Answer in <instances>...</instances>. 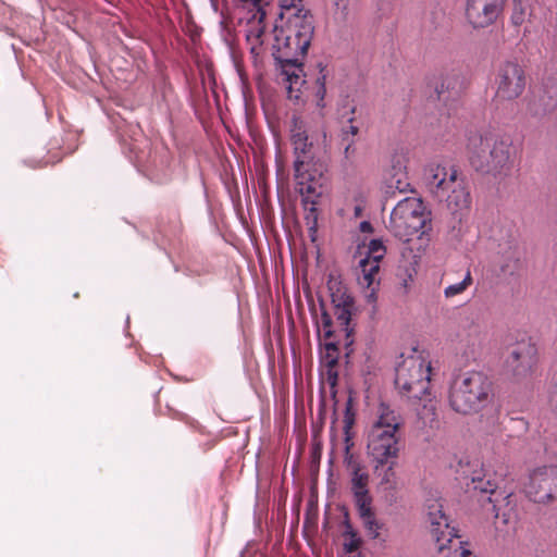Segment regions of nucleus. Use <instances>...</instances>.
Listing matches in <instances>:
<instances>
[{"label": "nucleus", "mask_w": 557, "mask_h": 557, "mask_svg": "<svg viewBox=\"0 0 557 557\" xmlns=\"http://www.w3.org/2000/svg\"><path fill=\"white\" fill-rule=\"evenodd\" d=\"M506 0H466V18L473 28H485L503 13Z\"/></svg>", "instance_id": "nucleus-15"}, {"label": "nucleus", "mask_w": 557, "mask_h": 557, "mask_svg": "<svg viewBox=\"0 0 557 557\" xmlns=\"http://www.w3.org/2000/svg\"><path fill=\"white\" fill-rule=\"evenodd\" d=\"M522 267V251L518 247H509L503 255L500 271L504 275H515Z\"/></svg>", "instance_id": "nucleus-23"}, {"label": "nucleus", "mask_w": 557, "mask_h": 557, "mask_svg": "<svg viewBox=\"0 0 557 557\" xmlns=\"http://www.w3.org/2000/svg\"><path fill=\"white\" fill-rule=\"evenodd\" d=\"M492 381L478 371L463 373L450 386L449 405L458 413L469 414L485 408L492 399Z\"/></svg>", "instance_id": "nucleus-3"}, {"label": "nucleus", "mask_w": 557, "mask_h": 557, "mask_svg": "<svg viewBox=\"0 0 557 557\" xmlns=\"http://www.w3.org/2000/svg\"><path fill=\"white\" fill-rule=\"evenodd\" d=\"M212 4L215 7V0H211Z\"/></svg>", "instance_id": "nucleus-46"}, {"label": "nucleus", "mask_w": 557, "mask_h": 557, "mask_svg": "<svg viewBox=\"0 0 557 557\" xmlns=\"http://www.w3.org/2000/svg\"><path fill=\"white\" fill-rule=\"evenodd\" d=\"M355 111L356 108L352 106L341 113V117L348 123L347 126L342 128V140H354V137L359 133L358 126L352 124Z\"/></svg>", "instance_id": "nucleus-27"}, {"label": "nucleus", "mask_w": 557, "mask_h": 557, "mask_svg": "<svg viewBox=\"0 0 557 557\" xmlns=\"http://www.w3.org/2000/svg\"><path fill=\"white\" fill-rule=\"evenodd\" d=\"M395 368V386L409 400H421L430 389V362L413 348Z\"/></svg>", "instance_id": "nucleus-5"}, {"label": "nucleus", "mask_w": 557, "mask_h": 557, "mask_svg": "<svg viewBox=\"0 0 557 557\" xmlns=\"http://www.w3.org/2000/svg\"><path fill=\"white\" fill-rule=\"evenodd\" d=\"M537 362V348L531 337L523 335L506 350L505 366L517 380L529 376Z\"/></svg>", "instance_id": "nucleus-8"}, {"label": "nucleus", "mask_w": 557, "mask_h": 557, "mask_svg": "<svg viewBox=\"0 0 557 557\" xmlns=\"http://www.w3.org/2000/svg\"><path fill=\"white\" fill-rule=\"evenodd\" d=\"M355 506L358 511V515L360 519L368 517L370 515H373V508H372V497L371 495H361V496H355L354 497Z\"/></svg>", "instance_id": "nucleus-28"}, {"label": "nucleus", "mask_w": 557, "mask_h": 557, "mask_svg": "<svg viewBox=\"0 0 557 557\" xmlns=\"http://www.w3.org/2000/svg\"><path fill=\"white\" fill-rule=\"evenodd\" d=\"M304 60H298L297 62H284L278 63V67L281 69L282 75H284V79L287 83L286 89L288 92L289 98H296L298 99L299 96L294 92L299 91L300 87L305 84L304 79Z\"/></svg>", "instance_id": "nucleus-19"}, {"label": "nucleus", "mask_w": 557, "mask_h": 557, "mask_svg": "<svg viewBox=\"0 0 557 557\" xmlns=\"http://www.w3.org/2000/svg\"><path fill=\"white\" fill-rule=\"evenodd\" d=\"M290 141L294 150V172H301L304 169L325 166L319 158V148L309 140L301 122L294 120L290 129Z\"/></svg>", "instance_id": "nucleus-12"}, {"label": "nucleus", "mask_w": 557, "mask_h": 557, "mask_svg": "<svg viewBox=\"0 0 557 557\" xmlns=\"http://www.w3.org/2000/svg\"><path fill=\"white\" fill-rule=\"evenodd\" d=\"M468 337H469L468 342L471 345H475L476 343L481 342V338H482V327L480 326V324H478V323H475L473 321L470 323Z\"/></svg>", "instance_id": "nucleus-39"}, {"label": "nucleus", "mask_w": 557, "mask_h": 557, "mask_svg": "<svg viewBox=\"0 0 557 557\" xmlns=\"http://www.w3.org/2000/svg\"><path fill=\"white\" fill-rule=\"evenodd\" d=\"M359 269L361 272V275L358 277L360 284H364L367 287H370L375 282L376 274L380 270V263L375 260H370L369 258H362L359 261Z\"/></svg>", "instance_id": "nucleus-24"}, {"label": "nucleus", "mask_w": 557, "mask_h": 557, "mask_svg": "<svg viewBox=\"0 0 557 557\" xmlns=\"http://www.w3.org/2000/svg\"><path fill=\"white\" fill-rule=\"evenodd\" d=\"M496 96L502 100H515L522 95L527 85L523 67L516 61L500 62L495 71Z\"/></svg>", "instance_id": "nucleus-10"}, {"label": "nucleus", "mask_w": 557, "mask_h": 557, "mask_svg": "<svg viewBox=\"0 0 557 557\" xmlns=\"http://www.w3.org/2000/svg\"><path fill=\"white\" fill-rule=\"evenodd\" d=\"M272 55L276 62L284 63L304 60L314 34V24L308 20L283 22L274 27Z\"/></svg>", "instance_id": "nucleus-4"}, {"label": "nucleus", "mask_w": 557, "mask_h": 557, "mask_svg": "<svg viewBox=\"0 0 557 557\" xmlns=\"http://www.w3.org/2000/svg\"><path fill=\"white\" fill-rule=\"evenodd\" d=\"M351 492L354 497L361 495H369V474L363 468L350 472Z\"/></svg>", "instance_id": "nucleus-26"}, {"label": "nucleus", "mask_w": 557, "mask_h": 557, "mask_svg": "<svg viewBox=\"0 0 557 557\" xmlns=\"http://www.w3.org/2000/svg\"><path fill=\"white\" fill-rule=\"evenodd\" d=\"M466 151L471 166L482 174L503 178L513 165L512 140L490 131H474L467 135Z\"/></svg>", "instance_id": "nucleus-1"}, {"label": "nucleus", "mask_w": 557, "mask_h": 557, "mask_svg": "<svg viewBox=\"0 0 557 557\" xmlns=\"http://www.w3.org/2000/svg\"><path fill=\"white\" fill-rule=\"evenodd\" d=\"M428 516L437 550L443 552L449 547L454 539L459 537L458 530L449 525L448 517L443 512L441 504L430 505Z\"/></svg>", "instance_id": "nucleus-17"}, {"label": "nucleus", "mask_w": 557, "mask_h": 557, "mask_svg": "<svg viewBox=\"0 0 557 557\" xmlns=\"http://www.w3.org/2000/svg\"><path fill=\"white\" fill-rule=\"evenodd\" d=\"M373 463L374 474L380 479V485L385 486L386 490L394 491L396 488V472L397 459H391L387 462Z\"/></svg>", "instance_id": "nucleus-22"}, {"label": "nucleus", "mask_w": 557, "mask_h": 557, "mask_svg": "<svg viewBox=\"0 0 557 557\" xmlns=\"http://www.w3.org/2000/svg\"><path fill=\"white\" fill-rule=\"evenodd\" d=\"M387 186L388 188H394L400 193H405L409 187V183L406 181V176L404 173H398L396 175H393L387 181Z\"/></svg>", "instance_id": "nucleus-37"}, {"label": "nucleus", "mask_w": 557, "mask_h": 557, "mask_svg": "<svg viewBox=\"0 0 557 557\" xmlns=\"http://www.w3.org/2000/svg\"><path fill=\"white\" fill-rule=\"evenodd\" d=\"M472 283L471 273L468 271L463 280L459 283L451 284L444 289L446 298H451L463 293Z\"/></svg>", "instance_id": "nucleus-30"}, {"label": "nucleus", "mask_w": 557, "mask_h": 557, "mask_svg": "<svg viewBox=\"0 0 557 557\" xmlns=\"http://www.w3.org/2000/svg\"><path fill=\"white\" fill-rule=\"evenodd\" d=\"M321 307H322V312H321V318H320V321L318 322V324H321L323 326L324 337L331 338L334 334V332L332 330L333 321H332V318L329 314V312L324 309L323 304H321Z\"/></svg>", "instance_id": "nucleus-38"}, {"label": "nucleus", "mask_w": 557, "mask_h": 557, "mask_svg": "<svg viewBox=\"0 0 557 557\" xmlns=\"http://www.w3.org/2000/svg\"><path fill=\"white\" fill-rule=\"evenodd\" d=\"M302 1L304 0H280V22H294L296 18L313 22L312 14L309 10L304 8Z\"/></svg>", "instance_id": "nucleus-21"}, {"label": "nucleus", "mask_w": 557, "mask_h": 557, "mask_svg": "<svg viewBox=\"0 0 557 557\" xmlns=\"http://www.w3.org/2000/svg\"><path fill=\"white\" fill-rule=\"evenodd\" d=\"M455 553L458 554L459 557H475L472 556V553L463 546V542L461 541L459 542V547L455 549Z\"/></svg>", "instance_id": "nucleus-43"}, {"label": "nucleus", "mask_w": 557, "mask_h": 557, "mask_svg": "<svg viewBox=\"0 0 557 557\" xmlns=\"http://www.w3.org/2000/svg\"><path fill=\"white\" fill-rule=\"evenodd\" d=\"M525 495L534 503L549 504L557 500V466L533 469L524 484Z\"/></svg>", "instance_id": "nucleus-9"}, {"label": "nucleus", "mask_w": 557, "mask_h": 557, "mask_svg": "<svg viewBox=\"0 0 557 557\" xmlns=\"http://www.w3.org/2000/svg\"><path fill=\"white\" fill-rule=\"evenodd\" d=\"M400 434L388 433L385 430L370 429L368 434V455L372 462H387L398 459Z\"/></svg>", "instance_id": "nucleus-14"}, {"label": "nucleus", "mask_w": 557, "mask_h": 557, "mask_svg": "<svg viewBox=\"0 0 557 557\" xmlns=\"http://www.w3.org/2000/svg\"><path fill=\"white\" fill-rule=\"evenodd\" d=\"M367 298H368V301L369 302H374L376 297H375V293H374V289H372L369 295H367Z\"/></svg>", "instance_id": "nucleus-45"}, {"label": "nucleus", "mask_w": 557, "mask_h": 557, "mask_svg": "<svg viewBox=\"0 0 557 557\" xmlns=\"http://www.w3.org/2000/svg\"><path fill=\"white\" fill-rule=\"evenodd\" d=\"M435 92L440 101L445 104L449 101L457 100L463 89V78L460 73L453 70L442 74L438 82L435 84Z\"/></svg>", "instance_id": "nucleus-18"}, {"label": "nucleus", "mask_w": 557, "mask_h": 557, "mask_svg": "<svg viewBox=\"0 0 557 557\" xmlns=\"http://www.w3.org/2000/svg\"><path fill=\"white\" fill-rule=\"evenodd\" d=\"M428 190L438 200L445 201L456 221L462 222L469 215L471 196L463 177L456 169L430 164L423 174Z\"/></svg>", "instance_id": "nucleus-2"}, {"label": "nucleus", "mask_w": 557, "mask_h": 557, "mask_svg": "<svg viewBox=\"0 0 557 557\" xmlns=\"http://www.w3.org/2000/svg\"><path fill=\"white\" fill-rule=\"evenodd\" d=\"M325 166H315L312 169H304L301 172H295V181L297 189L302 198L305 210L308 211L307 220L312 219L315 224L318 199L323 193V171Z\"/></svg>", "instance_id": "nucleus-11"}, {"label": "nucleus", "mask_w": 557, "mask_h": 557, "mask_svg": "<svg viewBox=\"0 0 557 557\" xmlns=\"http://www.w3.org/2000/svg\"><path fill=\"white\" fill-rule=\"evenodd\" d=\"M327 289L330 292L331 301L334 306V314L336 320L343 326V331L348 338L351 332V329H349V323L355 304L354 298L348 293V289L344 285L341 276L334 273L329 274Z\"/></svg>", "instance_id": "nucleus-13"}, {"label": "nucleus", "mask_w": 557, "mask_h": 557, "mask_svg": "<svg viewBox=\"0 0 557 557\" xmlns=\"http://www.w3.org/2000/svg\"><path fill=\"white\" fill-rule=\"evenodd\" d=\"M344 434H345V442L351 441V434L350 429L352 428L355 423V412L351 407V398L349 397L346 403L345 413H344Z\"/></svg>", "instance_id": "nucleus-31"}, {"label": "nucleus", "mask_w": 557, "mask_h": 557, "mask_svg": "<svg viewBox=\"0 0 557 557\" xmlns=\"http://www.w3.org/2000/svg\"><path fill=\"white\" fill-rule=\"evenodd\" d=\"M360 230H361L362 232H372V225H371V223H370V222H368V221H362V222L360 223Z\"/></svg>", "instance_id": "nucleus-44"}, {"label": "nucleus", "mask_w": 557, "mask_h": 557, "mask_svg": "<svg viewBox=\"0 0 557 557\" xmlns=\"http://www.w3.org/2000/svg\"><path fill=\"white\" fill-rule=\"evenodd\" d=\"M404 420L398 411L393 409L389 405L381 403L377 408V419L372 424L371 429H379L388 431V433L400 434V428Z\"/></svg>", "instance_id": "nucleus-20"}, {"label": "nucleus", "mask_w": 557, "mask_h": 557, "mask_svg": "<svg viewBox=\"0 0 557 557\" xmlns=\"http://www.w3.org/2000/svg\"><path fill=\"white\" fill-rule=\"evenodd\" d=\"M431 223L430 212L421 199L406 197L398 201L393 209L388 230L399 240L408 242L411 236L424 234L425 227Z\"/></svg>", "instance_id": "nucleus-6"}, {"label": "nucleus", "mask_w": 557, "mask_h": 557, "mask_svg": "<svg viewBox=\"0 0 557 557\" xmlns=\"http://www.w3.org/2000/svg\"><path fill=\"white\" fill-rule=\"evenodd\" d=\"M317 84H318V89H317V97L319 98V100H323L324 97H325V92H326V89H325V75H321L317 78Z\"/></svg>", "instance_id": "nucleus-40"}, {"label": "nucleus", "mask_w": 557, "mask_h": 557, "mask_svg": "<svg viewBox=\"0 0 557 557\" xmlns=\"http://www.w3.org/2000/svg\"><path fill=\"white\" fill-rule=\"evenodd\" d=\"M361 521H362V524H363V527H364V529L367 531V534L371 539H377L379 535H380V530L383 527V523H381L375 518V513L370 515L369 518L368 517L362 518Z\"/></svg>", "instance_id": "nucleus-32"}, {"label": "nucleus", "mask_w": 557, "mask_h": 557, "mask_svg": "<svg viewBox=\"0 0 557 557\" xmlns=\"http://www.w3.org/2000/svg\"><path fill=\"white\" fill-rule=\"evenodd\" d=\"M386 253V248L381 239H371L368 246L367 256L364 258H369L370 260H375L379 263L384 258Z\"/></svg>", "instance_id": "nucleus-29"}, {"label": "nucleus", "mask_w": 557, "mask_h": 557, "mask_svg": "<svg viewBox=\"0 0 557 557\" xmlns=\"http://www.w3.org/2000/svg\"><path fill=\"white\" fill-rule=\"evenodd\" d=\"M236 3L240 4L242 7L247 8H253L257 10V13L253 15L255 18H258L259 22H262V20L265 17V11H264V0H234Z\"/></svg>", "instance_id": "nucleus-34"}, {"label": "nucleus", "mask_w": 557, "mask_h": 557, "mask_svg": "<svg viewBox=\"0 0 557 557\" xmlns=\"http://www.w3.org/2000/svg\"><path fill=\"white\" fill-rule=\"evenodd\" d=\"M525 111L530 116L541 119L557 108V84L546 83L524 98Z\"/></svg>", "instance_id": "nucleus-16"}, {"label": "nucleus", "mask_w": 557, "mask_h": 557, "mask_svg": "<svg viewBox=\"0 0 557 557\" xmlns=\"http://www.w3.org/2000/svg\"><path fill=\"white\" fill-rule=\"evenodd\" d=\"M504 474L492 472L488 469H481L474 471L470 478V482L467 483V490L478 493L479 502L482 506H485V502L491 506L487 510H491L495 518H503L504 523H508L511 519V511L513 507L511 504V493L503 495L502 499H498L497 495L499 485L503 482Z\"/></svg>", "instance_id": "nucleus-7"}, {"label": "nucleus", "mask_w": 557, "mask_h": 557, "mask_svg": "<svg viewBox=\"0 0 557 557\" xmlns=\"http://www.w3.org/2000/svg\"><path fill=\"white\" fill-rule=\"evenodd\" d=\"M525 15H527V9L523 5V3L521 2V0H513V9H512L511 17H510L511 23L515 26L522 25L523 22L525 21Z\"/></svg>", "instance_id": "nucleus-35"}, {"label": "nucleus", "mask_w": 557, "mask_h": 557, "mask_svg": "<svg viewBox=\"0 0 557 557\" xmlns=\"http://www.w3.org/2000/svg\"><path fill=\"white\" fill-rule=\"evenodd\" d=\"M335 18L339 23H346L348 21L349 10L348 4L349 0H335Z\"/></svg>", "instance_id": "nucleus-36"}, {"label": "nucleus", "mask_w": 557, "mask_h": 557, "mask_svg": "<svg viewBox=\"0 0 557 557\" xmlns=\"http://www.w3.org/2000/svg\"><path fill=\"white\" fill-rule=\"evenodd\" d=\"M343 143H345V148H344V158L346 160H349L351 154L355 153L356 149L354 147V144H355V140H343Z\"/></svg>", "instance_id": "nucleus-41"}, {"label": "nucleus", "mask_w": 557, "mask_h": 557, "mask_svg": "<svg viewBox=\"0 0 557 557\" xmlns=\"http://www.w3.org/2000/svg\"><path fill=\"white\" fill-rule=\"evenodd\" d=\"M325 361L327 366V380L332 386L336 384L337 373L333 371V368L337 364V358L339 352V344L337 342L325 343Z\"/></svg>", "instance_id": "nucleus-25"}, {"label": "nucleus", "mask_w": 557, "mask_h": 557, "mask_svg": "<svg viewBox=\"0 0 557 557\" xmlns=\"http://www.w3.org/2000/svg\"><path fill=\"white\" fill-rule=\"evenodd\" d=\"M359 547V541L355 537H351L350 541L345 542L344 548L347 553H352L357 550Z\"/></svg>", "instance_id": "nucleus-42"}, {"label": "nucleus", "mask_w": 557, "mask_h": 557, "mask_svg": "<svg viewBox=\"0 0 557 557\" xmlns=\"http://www.w3.org/2000/svg\"><path fill=\"white\" fill-rule=\"evenodd\" d=\"M352 445H354V443L351 441L345 442L344 463L349 473L362 468L360 462L357 460V458H355V456L350 451Z\"/></svg>", "instance_id": "nucleus-33"}]
</instances>
